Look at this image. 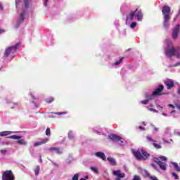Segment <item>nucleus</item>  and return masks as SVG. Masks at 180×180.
Returning <instances> with one entry per match:
<instances>
[{"instance_id": "1", "label": "nucleus", "mask_w": 180, "mask_h": 180, "mask_svg": "<svg viewBox=\"0 0 180 180\" xmlns=\"http://www.w3.org/2000/svg\"><path fill=\"white\" fill-rule=\"evenodd\" d=\"M162 13L163 16V26L164 27H168L169 26V20L172 13H171V7L169 6H163L162 8Z\"/></svg>"}, {"instance_id": "2", "label": "nucleus", "mask_w": 180, "mask_h": 180, "mask_svg": "<svg viewBox=\"0 0 180 180\" xmlns=\"http://www.w3.org/2000/svg\"><path fill=\"white\" fill-rule=\"evenodd\" d=\"M165 53L167 57L171 58L176 56L177 58H180V46H172L170 48H165Z\"/></svg>"}, {"instance_id": "3", "label": "nucleus", "mask_w": 180, "mask_h": 180, "mask_svg": "<svg viewBox=\"0 0 180 180\" xmlns=\"http://www.w3.org/2000/svg\"><path fill=\"white\" fill-rule=\"evenodd\" d=\"M132 153L136 160H143V161H147L148 158H150V153H147V151L143 149H139L138 150H132Z\"/></svg>"}, {"instance_id": "4", "label": "nucleus", "mask_w": 180, "mask_h": 180, "mask_svg": "<svg viewBox=\"0 0 180 180\" xmlns=\"http://www.w3.org/2000/svg\"><path fill=\"white\" fill-rule=\"evenodd\" d=\"M168 158L165 156H160L158 158H153V161L155 162L162 171H167V161Z\"/></svg>"}, {"instance_id": "5", "label": "nucleus", "mask_w": 180, "mask_h": 180, "mask_svg": "<svg viewBox=\"0 0 180 180\" xmlns=\"http://www.w3.org/2000/svg\"><path fill=\"white\" fill-rule=\"evenodd\" d=\"M24 3L25 8H22V12L20 13V17L17 22V27H19V25H20V23H23V22H25V15H26V11L29 8V0H24Z\"/></svg>"}, {"instance_id": "6", "label": "nucleus", "mask_w": 180, "mask_h": 180, "mask_svg": "<svg viewBox=\"0 0 180 180\" xmlns=\"http://www.w3.org/2000/svg\"><path fill=\"white\" fill-rule=\"evenodd\" d=\"M8 139H11L12 140H17L15 143L19 144V146H27V141L22 139V136L12 135L8 137Z\"/></svg>"}, {"instance_id": "7", "label": "nucleus", "mask_w": 180, "mask_h": 180, "mask_svg": "<svg viewBox=\"0 0 180 180\" xmlns=\"http://www.w3.org/2000/svg\"><path fill=\"white\" fill-rule=\"evenodd\" d=\"M2 180H15V174L12 170H6L3 172Z\"/></svg>"}, {"instance_id": "8", "label": "nucleus", "mask_w": 180, "mask_h": 180, "mask_svg": "<svg viewBox=\"0 0 180 180\" xmlns=\"http://www.w3.org/2000/svg\"><path fill=\"white\" fill-rule=\"evenodd\" d=\"M18 47H19V44H16L13 46L7 48L4 52V56L9 57V55L12 54V53H15L16 50H18Z\"/></svg>"}, {"instance_id": "9", "label": "nucleus", "mask_w": 180, "mask_h": 180, "mask_svg": "<svg viewBox=\"0 0 180 180\" xmlns=\"http://www.w3.org/2000/svg\"><path fill=\"white\" fill-rule=\"evenodd\" d=\"M162 91H164V86L162 84H160L153 92V95L154 96H161V95H164L162 93Z\"/></svg>"}, {"instance_id": "10", "label": "nucleus", "mask_w": 180, "mask_h": 180, "mask_svg": "<svg viewBox=\"0 0 180 180\" xmlns=\"http://www.w3.org/2000/svg\"><path fill=\"white\" fill-rule=\"evenodd\" d=\"M179 30H180V25H176L172 33V39H174V40H176V39H178V34H179Z\"/></svg>"}, {"instance_id": "11", "label": "nucleus", "mask_w": 180, "mask_h": 180, "mask_svg": "<svg viewBox=\"0 0 180 180\" xmlns=\"http://www.w3.org/2000/svg\"><path fill=\"white\" fill-rule=\"evenodd\" d=\"M146 139H147L148 141H150V142L153 143V146L155 148H156V150H160V149L162 148V146H161V145H160V144H158L157 141L153 139V138L151 136H147Z\"/></svg>"}, {"instance_id": "12", "label": "nucleus", "mask_w": 180, "mask_h": 180, "mask_svg": "<svg viewBox=\"0 0 180 180\" xmlns=\"http://www.w3.org/2000/svg\"><path fill=\"white\" fill-rule=\"evenodd\" d=\"M136 13H137V9H136L134 11H131L127 15L126 23H127V22H131V20H133V19H134V17L136 16Z\"/></svg>"}, {"instance_id": "13", "label": "nucleus", "mask_w": 180, "mask_h": 180, "mask_svg": "<svg viewBox=\"0 0 180 180\" xmlns=\"http://www.w3.org/2000/svg\"><path fill=\"white\" fill-rule=\"evenodd\" d=\"M165 85H166L167 89H172V88H174L175 86V83L172 79H167L166 81H165Z\"/></svg>"}, {"instance_id": "14", "label": "nucleus", "mask_w": 180, "mask_h": 180, "mask_svg": "<svg viewBox=\"0 0 180 180\" xmlns=\"http://www.w3.org/2000/svg\"><path fill=\"white\" fill-rule=\"evenodd\" d=\"M112 174L115 176H117L115 180H120V178H124V176H126V174L124 173H120V170L113 171Z\"/></svg>"}, {"instance_id": "15", "label": "nucleus", "mask_w": 180, "mask_h": 180, "mask_svg": "<svg viewBox=\"0 0 180 180\" xmlns=\"http://www.w3.org/2000/svg\"><path fill=\"white\" fill-rule=\"evenodd\" d=\"M109 139H110V140H112V141H120V140H122V138L115 134H111L110 135H109Z\"/></svg>"}, {"instance_id": "16", "label": "nucleus", "mask_w": 180, "mask_h": 180, "mask_svg": "<svg viewBox=\"0 0 180 180\" xmlns=\"http://www.w3.org/2000/svg\"><path fill=\"white\" fill-rule=\"evenodd\" d=\"M49 141V139L46 138L44 139H41L40 141L35 142L34 143V147H39V146H41L43 144H46Z\"/></svg>"}, {"instance_id": "17", "label": "nucleus", "mask_w": 180, "mask_h": 180, "mask_svg": "<svg viewBox=\"0 0 180 180\" xmlns=\"http://www.w3.org/2000/svg\"><path fill=\"white\" fill-rule=\"evenodd\" d=\"M49 151H51V153L56 151V154H63V152L61 151V150L60 149V148H56V147H51L49 149Z\"/></svg>"}, {"instance_id": "18", "label": "nucleus", "mask_w": 180, "mask_h": 180, "mask_svg": "<svg viewBox=\"0 0 180 180\" xmlns=\"http://www.w3.org/2000/svg\"><path fill=\"white\" fill-rule=\"evenodd\" d=\"M107 160L108 161V162H110V165H112V167H115L117 165L116 160H115V158L112 157H108L107 158Z\"/></svg>"}, {"instance_id": "19", "label": "nucleus", "mask_w": 180, "mask_h": 180, "mask_svg": "<svg viewBox=\"0 0 180 180\" xmlns=\"http://www.w3.org/2000/svg\"><path fill=\"white\" fill-rule=\"evenodd\" d=\"M96 156L98 157V158H101V160H106V156L105 155V153H103L102 152L96 153Z\"/></svg>"}, {"instance_id": "20", "label": "nucleus", "mask_w": 180, "mask_h": 180, "mask_svg": "<svg viewBox=\"0 0 180 180\" xmlns=\"http://www.w3.org/2000/svg\"><path fill=\"white\" fill-rule=\"evenodd\" d=\"M13 132L11 131H4L0 132V137H5L6 136H9V134H12Z\"/></svg>"}, {"instance_id": "21", "label": "nucleus", "mask_w": 180, "mask_h": 180, "mask_svg": "<svg viewBox=\"0 0 180 180\" xmlns=\"http://www.w3.org/2000/svg\"><path fill=\"white\" fill-rule=\"evenodd\" d=\"M135 16H136L139 21L143 20V13L141 12L136 13Z\"/></svg>"}, {"instance_id": "22", "label": "nucleus", "mask_w": 180, "mask_h": 180, "mask_svg": "<svg viewBox=\"0 0 180 180\" xmlns=\"http://www.w3.org/2000/svg\"><path fill=\"white\" fill-rule=\"evenodd\" d=\"M172 165L177 172H180V167L176 162H172Z\"/></svg>"}, {"instance_id": "23", "label": "nucleus", "mask_w": 180, "mask_h": 180, "mask_svg": "<svg viewBox=\"0 0 180 180\" xmlns=\"http://www.w3.org/2000/svg\"><path fill=\"white\" fill-rule=\"evenodd\" d=\"M34 172L35 175L37 176V175H39V172H40V166H36Z\"/></svg>"}, {"instance_id": "24", "label": "nucleus", "mask_w": 180, "mask_h": 180, "mask_svg": "<svg viewBox=\"0 0 180 180\" xmlns=\"http://www.w3.org/2000/svg\"><path fill=\"white\" fill-rule=\"evenodd\" d=\"M46 103H51L52 102H54V98L53 97H49L46 99Z\"/></svg>"}, {"instance_id": "25", "label": "nucleus", "mask_w": 180, "mask_h": 180, "mask_svg": "<svg viewBox=\"0 0 180 180\" xmlns=\"http://www.w3.org/2000/svg\"><path fill=\"white\" fill-rule=\"evenodd\" d=\"M153 96H154V95L152 94H146L145 95V98H146V99H153Z\"/></svg>"}, {"instance_id": "26", "label": "nucleus", "mask_w": 180, "mask_h": 180, "mask_svg": "<svg viewBox=\"0 0 180 180\" xmlns=\"http://www.w3.org/2000/svg\"><path fill=\"white\" fill-rule=\"evenodd\" d=\"M91 171H93L94 172H95V174H99V171L98 170V169L95 167H91Z\"/></svg>"}, {"instance_id": "27", "label": "nucleus", "mask_w": 180, "mask_h": 180, "mask_svg": "<svg viewBox=\"0 0 180 180\" xmlns=\"http://www.w3.org/2000/svg\"><path fill=\"white\" fill-rule=\"evenodd\" d=\"M136 26H137V22H131V25H130V28H131V29H134V27H135Z\"/></svg>"}, {"instance_id": "28", "label": "nucleus", "mask_w": 180, "mask_h": 180, "mask_svg": "<svg viewBox=\"0 0 180 180\" xmlns=\"http://www.w3.org/2000/svg\"><path fill=\"white\" fill-rule=\"evenodd\" d=\"M124 58H121L120 60L116 61L115 63H114V65H119V64H120L122 63V60H123Z\"/></svg>"}, {"instance_id": "29", "label": "nucleus", "mask_w": 180, "mask_h": 180, "mask_svg": "<svg viewBox=\"0 0 180 180\" xmlns=\"http://www.w3.org/2000/svg\"><path fill=\"white\" fill-rule=\"evenodd\" d=\"M51 132L50 128H47L46 130V135L51 136Z\"/></svg>"}, {"instance_id": "30", "label": "nucleus", "mask_w": 180, "mask_h": 180, "mask_svg": "<svg viewBox=\"0 0 180 180\" xmlns=\"http://www.w3.org/2000/svg\"><path fill=\"white\" fill-rule=\"evenodd\" d=\"M172 175L174 176V179H179V176H178V174H176L175 172H173Z\"/></svg>"}, {"instance_id": "31", "label": "nucleus", "mask_w": 180, "mask_h": 180, "mask_svg": "<svg viewBox=\"0 0 180 180\" xmlns=\"http://www.w3.org/2000/svg\"><path fill=\"white\" fill-rule=\"evenodd\" d=\"M78 178H79V174H76L74 175L72 180H78Z\"/></svg>"}, {"instance_id": "32", "label": "nucleus", "mask_w": 180, "mask_h": 180, "mask_svg": "<svg viewBox=\"0 0 180 180\" xmlns=\"http://www.w3.org/2000/svg\"><path fill=\"white\" fill-rule=\"evenodd\" d=\"M132 180H141V178L139 176L135 175Z\"/></svg>"}, {"instance_id": "33", "label": "nucleus", "mask_w": 180, "mask_h": 180, "mask_svg": "<svg viewBox=\"0 0 180 180\" xmlns=\"http://www.w3.org/2000/svg\"><path fill=\"white\" fill-rule=\"evenodd\" d=\"M144 174L146 176H148V178H150V176H151L150 173L147 170H145Z\"/></svg>"}, {"instance_id": "34", "label": "nucleus", "mask_w": 180, "mask_h": 180, "mask_svg": "<svg viewBox=\"0 0 180 180\" xmlns=\"http://www.w3.org/2000/svg\"><path fill=\"white\" fill-rule=\"evenodd\" d=\"M141 103H142V105H147V103H148V100H144L141 101Z\"/></svg>"}, {"instance_id": "35", "label": "nucleus", "mask_w": 180, "mask_h": 180, "mask_svg": "<svg viewBox=\"0 0 180 180\" xmlns=\"http://www.w3.org/2000/svg\"><path fill=\"white\" fill-rule=\"evenodd\" d=\"M72 132L71 131H70L68 132V139H72Z\"/></svg>"}, {"instance_id": "36", "label": "nucleus", "mask_w": 180, "mask_h": 180, "mask_svg": "<svg viewBox=\"0 0 180 180\" xmlns=\"http://www.w3.org/2000/svg\"><path fill=\"white\" fill-rule=\"evenodd\" d=\"M179 65H180V62H178L176 64L172 65H171L169 67H179Z\"/></svg>"}, {"instance_id": "37", "label": "nucleus", "mask_w": 180, "mask_h": 180, "mask_svg": "<svg viewBox=\"0 0 180 180\" xmlns=\"http://www.w3.org/2000/svg\"><path fill=\"white\" fill-rule=\"evenodd\" d=\"M169 108H172L173 109H175V105H172V104H169L168 105Z\"/></svg>"}, {"instance_id": "38", "label": "nucleus", "mask_w": 180, "mask_h": 180, "mask_svg": "<svg viewBox=\"0 0 180 180\" xmlns=\"http://www.w3.org/2000/svg\"><path fill=\"white\" fill-rule=\"evenodd\" d=\"M2 33H5V30L0 29V34H2Z\"/></svg>"}, {"instance_id": "39", "label": "nucleus", "mask_w": 180, "mask_h": 180, "mask_svg": "<svg viewBox=\"0 0 180 180\" xmlns=\"http://www.w3.org/2000/svg\"><path fill=\"white\" fill-rule=\"evenodd\" d=\"M0 152L1 154H5L6 153V150H1Z\"/></svg>"}, {"instance_id": "40", "label": "nucleus", "mask_w": 180, "mask_h": 180, "mask_svg": "<svg viewBox=\"0 0 180 180\" xmlns=\"http://www.w3.org/2000/svg\"><path fill=\"white\" fill-rule=\"evenodd\" d=\"M139 129H140L141 130H146V128H144V127H143L141 126H139Z\"/></svg>"}, {"instance_id": "41", "label": "nucleus", "mask_w": 180, "mask_h": 180, "mask_svg": "<svg viewBox=\"0 0 180 180\" xmlns=\"http://www.w3.org/2000/svg\"><path fill=\"white\" fill-rule=\"evenodd\" d=\"M0 9L1 10V11H3L4 10V6H2V4L0 3Z\"/></svg>"}, {"instance_id": "42", "label": "nucleus", "mask_w": 180, "mask_h": 180, "mask_svg": "<svg viewBox=\"0 0 180 180\" xmlns=\"http://www.w3.org/2000/svg\"><path fill=\"white\" fill-rule=\"evenodd\" d=\"M47 2H49V0H45V2H44L45 6H47Z\"/></svg>"}, {"instance_id": "43", "label": "nucleus", "mask_w": 180, "mask_h": 180, "mask_svg": "<svg viewBox=\"0 0 180 180\" xmlns=\"http://www.w3.org/2000/svg\"><path fill=\"white\" fill-rule=\"evenodd\" d=\"M176 108H177L179 109V110H180V105L178 104H176Z\"/></svg>"}, {"instance_id": "44", "label": "nucleus", "mask_w": 180, "mask_h": 180, "mask_svg": "<svg viewBox=\"0 0 180 180\" xmlns=\"http://www.w3.org/2000/svg\"><path fill=\"white\" fill-rule=\"evenodd\" d=\"M150 110L151 112H155V110H154V109H153V108H150Z\"/></svg>"}, {"instance_id": "45", "label": "nucleus", "mask_w": 180, "mask_h": 180, "mask_svg": "<svg viewBox=\"0 0 180 180\" xmlns=\"http://www.w3.org/2000/svg\"><path fill=\"white\" fill-rule=\"evenodd\" d=\"M88 178H89L88 176H85L84 179L85 180H86V179H88Z\"/></svg>"}, {"instance_id": "46", "label": "nucleus", "mask_w": 180, "mask_h": 180, "mask_svg": "<svg viewBox=\"0 0 180 180\" xmlns=\"http://www.w3.org/2000/svg\"><path fill=\"white\" fill-rule=\"evenodd\" d=\"M32 98H33L34 99H36V97H34V96H33V94H31Z\"/></svg>"}, {"instance_id": "47", "label": "nucleus", "mask_w": 180, "mask_h": 180, "mask_svg": "<svg viewBox=\"0 0 180 180\" xmlns=\"http://www.w3.org/2000/svg\"><path fill=\"white\" fill-rule=\"evenodd\" d=\"M14 105H15L16 106H18L19 105L18 103H13Z\"/></svg>"}, {"instance_id": "48", "label": "nucleus", "mask_w": 180, "mask_h": 180, "mask_svg": "<svg viewBox=\"0 0 180 180\" xmlns=\"http://www.w3.org/2000/svg\"><path fill=\"white\" fill-rule=\"evenodd\" d=\"M151 167H153V168H155V165H151Z\"/></svg>"}, {"instance_id": "49", "label": "nucleus", "mask_w": 180, "mask_h": 180, "mask_svg": "<svg viewBox=\"0 0 180 180\" xmlns=\"http://www.w3.org/2000/svg\"><path fill=\"white\" fill-rule=\"evenodd\" d=\"M154 129L156 131H158V128L155 127Z\"/></svg>"}, {"instance_id": "50", "label": "nucleus", "mask_w": 180, "mask_h": 180, "mask_svg": "<svg viewBox=\"0 0 180 180\" xmlns=\"http://www.w3.org/2000/svg\"><path fill=\"white\" fill-rule=\"evenodd\" d=\"M40 162H43V160L41 159V157H40Z\"/></svg>"}, {"instance_id": "51", "label": "nucleus", "mask_w": 180, "mask_h": 180, "mask_svg": "<svg viewBox=\"0 0 180 180\" xmlns=\"http://www.w3.org/2000/svg\"><path fill=\"white\" fill-rule=\"evenodd\" d=\"M179 15H180V9H179V13L177 14V16H179Z\"/></svg>"}, {"instance_id": "52", "label": "nucleus", "mask_w": 180, "mask_h": 180, "mask_svg": "<svg viewBox=\"0 0 180 180\" xmlns=\"http://www.w3.org/2000/svg\"><path fill=\"white\" fill-rule=\"evenodd\" d=\"M162 116H167V114L162 113Z\"/></svg>"}, {"instance_id": "53", "label": "nucleus", "mask_w": 180, "mask_h": 180, "mask_svg": "<svg viewBox=\"0 0 180 180\" xmlns=\"http://www.w3.org/2000/svg\"><path fill=\"white\" fill-rule=\"evenodd\" d=\"M171 113H175V110H172Z\"/></svg>"}, {"instance_id": "54", "label": "nucleus", "mask_w": 180, "mask_h": 180, "mask_svg": "<svg viewBox=\"0 0 180 180\" xmlns=\"http://www.w3.org/2000/svg\"><path fill=\"white\" fill-rule=\"evenodd\" d=\"M143 126H146V122H143Z\"/></svg>"}, {"instance_id": "55", "label": "nucleus", "mask_w": 180, "mask_h": 180, "mask_svg": "<svg viewBox=\"0 0 180 180\" xmlns=\"http://www.w3.org/2000/svg\"><path fill=\"white\" fill-rule=\"evenodd\" d=\"M63 113H61V112H58V115H62Z\"/></svg>"}, {"instance_id": "56", "label": "nucleus", "mask_w": 180, "mask_h": 180, "mask_svg": "<svg viewBox=\"0 0 180 180\" xmlns=\"http://www.w3.org/2000/svg\"><path fill=\"white\" fill-rule=\"evenodd\" d=\"M80 180H85V179L84 178H82V179H80Z\"/></svg>"}, {"instance_id": "57", "label": "nucleus", "mask_w": 180, "mask_h": 180, "mask_svg": "<svg viewBox=\"0 0 180 180\" xmlns=\"http://www.w3.org/2000/svg\"><path fill=\"white\" fill-rule=\"evenodd\" d=\"M179 95H180V89H179Z\"/></svg>"}, {"instance_id": "58", "label": "nucleus", "mask_w": 180, "mask_h": 180, "mask_svg": "<svg viewBox=\"0 0 180 180\" xmlns=\"http://www.w3.org/2000/svg\"><path fill=\"white\" fill-rule=\"evenodd\" d=\"M159 108H160V109H162V106H159Z\"/></svg>"}]
</instances>
